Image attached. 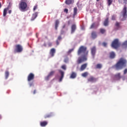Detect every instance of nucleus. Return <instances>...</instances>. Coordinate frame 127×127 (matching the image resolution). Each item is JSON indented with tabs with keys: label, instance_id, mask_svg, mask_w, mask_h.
Here are the masks:
<instances>
[{
	"label": "nucleus",
	"instance_id": "f257e3e1",
	"mask_svg": "<svg viewBox=\"0 0 127 127\" xmlns=\"http://www.w3.org/2000/svg\"><path fill=\"white\" fill-rule=\"evenodd\" d=\"M89 51L87 50V47L83 46L80 47L77 51V55L78 56L81 55V56L78 58L77 61V64H80L87 61V57Z\"/></svg>",
	"mask_w": 127,
	"mask_h": 127
},
{
	"label": "nucleus",
	"instance_id": "f03ea898",
	"mask_svg": "<svg viewBox=\"0 0 127 127\" xmlns=\"http://www.w3.org/2000/svg\"><path fill=\"white\" fill-rule=\"evenodd\" d=\"M127 61L124 58L120 59L113 67L117 70H122L127 66Z\"/></svg>",
	"mask_w": 127,
	"mask_h": 127
},
{
	"label": "nucleus",
	"instance_id": "7ed1b4c3",
	"mask_svg": "<svg viewBox=\"0 0 127 127\" xmlns=\"http://www.w3.org/2000/svg\"><path fill=\"white\" fill-rule=\"evenodd\" d=\"M35 79V74L33 73H30L27 76V81L29 82L28 84L30 87L34 86V80ZM32 81V82H31Z\"/></svg>",
	"mask_w": 127,
	"mask_h": 127
},
{
	"label": "nucleus",
	"instance_id": "20e7f679",
	"mask_svg": "<svg viewBox=\"0 0 127 127\" xmlns=\"http://www.w3.org/2000/svg\"><path fill=\"white\" fill-rule=\"evenodd\" d=\"M14 47H15V49L13 51V53L14 54L21 53L23 50V47L20 45H15Z\"/></svg>",
	"mask_w": 127,
	"mask_h": 127
},
{
	"label": "nucleus",
	"instance_id": "39448f33",
	"mask_svg": "<svg viewBox=\"0 0 127 127\" xmlns=\"http://www.w3.org/2000/svg\"><path fill=\"white\" fill-rule=\"evenodd\" d=\"M121 46V43H120V41L118 39H116L114 40L111 45L112 48L114 49H118Z\"/></svg>",
	"mask_w": 127,
	"mask_h": 127
},
{
	"label": "nucleus",
	"instance_id": "423d86ee",
	"mask_svg": "<svg viewBox=\"0 0 127 127\" xmlns=\"http://www.w3.org/2000/svg\"><path fill=\"white\" fill-rule=\"evenodd\" d=\"M27 7V4L26 2H24V1H21L20 3L19 4V9L22 11H24V10Z\"/></svg>",
	"mask_w": 127,
	"mask_h": 127
},
{
	"label": "nucleus",
	"instance_id": "0eeeda50",
	"mask_svg": "<svg viewBox=\"0 0 127 127\" xmlns=\"http://www.w3.org/2000/svg\"><path fill=\"white\" fill-rule=\"evenodd\" d=\"M122 15H123V19H122L121 21L126 20V18H127V8L126 5H125L123 8V10L122 11Z\"/></svg>",
	"mask_w": 127,
	"mask_h": 127
},
{
	"label": "nucleus",
	"instance_id": "6e6552de",
	"mask_svg": "<svg viewBox=\"0 0 127 127\" xmlns=\"http://www.w3.org/2000/svg\"><path fill=\"white\" fill-rule=\"evenodd\" d=\"M91 54L93 59H95L96 56V53L97 52V48L95 46L93 47L90 49Z\"/></svg>",
	"mask_w": 127,
	"mask_h": 127
},
{
	"label": "nucleus",
	"instance_id": "1a4fd4ad",
	"mask_svg": "<svg viewBox=\"0 0 127 127\" xmlns=\"http://www.w3.org/2000/svg\"><path fill=\"white\" fill-rule=\"evenodd\" d=\"M97 78L94 77V76H91L89 78L87 79V81L88 82H96L97 81Z\"/></svg>",
	"mask_w": 127,
	"mask_h": 127
},
{
	"label": "nucleus",
	"instance_id": "9d476101",
	"mask_svg": "<svg viewBox=\"0 0 127 127\" xmlns=\"http://www.w3.org/2000/svg\"><path fill=\"white\" fill-rule=\"evenodd\" d=\"M58 71L61 74V76L60 78L59 81L62 82L64 77V72L63 71H62V70H60V69L58 70Z\"/></svg>",
	"mask_w": 127,
	"mask_h": 127
},
{
	"label": "nucleus",
	"instance_id": "9b49d317",
	"mask_svg": "<svg viewBox=\"0 0 127 127\" xmlns=\"http://www.w3.org/2000/svg\"><path fill=\"white\" fill-rule=\"evenodd\" d=\"M115 27L116 28H115L114 30L117 31L120 29V28H121V23L119 22H116Z\"/></svg>",
	"mask_w": 127,
	"mask_h": 127
},
{
	"label": "nucleus",
	"instance_id": "f8f14e48",
	"mask_svg": "<svg viewBox=\"0 0 127 127\" xmlns=\"http://www.w3.org/2000/svg\"><path fill=\"white\" fill-rule=\"evenodd\" d=\"M56 52V49L54 48H52V49H51L50 51V55L52 57H54L55 56V54Z\"/></svg>",
	"mask_w": 127,
	"mask_h": 127
},
{
	"label": "nucleus",
	"instance_id": "ddd939ff",
	"mask_svg": "<svg viewBox=\"0 0 127 127\" xmlns=\"http://www.w3.org/2000/svg\"><path fill=\"white\" fill-rule=\"evenodd\" d=\"M122 78L121 76V73H118L116 75H114V79L116 80H119Z\"/></svg>",
	"mask_w": 127,
	"mask_h": 127
},
{
	"label": "nucleus",
	"instance_id": "4468645a",
	"mask_svg": "<svg viewBox=\"0 0 127 127\" xmlns=\"http://www.w3.org/2000/svg\"><path fill=\"white\" fill-rule=\"evenodd\" d=\"M48 124V122L47 121H42L40 123V126L42 127H45L46 126H47Z\"/></svg>",
	"mask_w": 127,
	"mask_h": 127
},
{
	"label": "nucleus",
	"instance_id": "2eb2a0df",
	"mask_svg": "<svg viewBox=\"0 0 127 127\" xmlns=\"http://www.w3.org/2000/svg\"><path fill=\"white\" fill-rule=\"evenodd\" d=\"M87 67V64H84L82 65H81L80 70V71H83Z\"/></svg>",
	"mask_w": 127,
	"mask_h": 127
},
{
	"label": "nucleus",
	"instance_id": "dca6fc26",
	"mask_svg": "<svg viewBox=\"0 0 127 127\" xmlns=\"http://www.w3.org/2000/svg\"><path fill=\"white\" fill-rule=\"evenodd\" d=\"M54 116V114L53 113H50L44 116V118L45 119L50 118L53 117Z\"/></svg>",
	"mask_w": 127,
	"mask_h": 127
},
{
	"label": "nucleus",
	"instance_id": "f3484780",
	"mask_svg": "<svg viewBox=\"0 0 127 127\" xmlns=\"http://www.w3.org/2000/svg\"><path fill=\"white\" fill-rule=\"evenodd\" d=\"M109 17H107V18H106V19H105L103 24L105 26H109Z\"/></svg>",
	"mask_w": 127,
	"mask_h": 127
},
{
	"label": "nucleus",
	"instance_id": "a211bd4d",
	"mask_svg": "<svg viewBox=\"0 0 127 127\" xmlns=\"http://www.w3.org/2000/svg\"><path fill=\"white\" fill-rule=\"evenodd\" d=\"M76 29V26L75 25H72L71 26V34H73L75 32Z\"/></svg>",
	"mask_w": 127,
	"mask_h": 127
},
{
	"label": "nucleus",
	"instance_id": "6ab92c4d",
	"mask_svg": "<svg viewBox=\"0 0 127 127\" xmlns=\"http://www.w3.org/2000/svg\"><path fill=\"white\" fill-rule=\"evenodd\" d=\"M76 77H77V73L74 72H72L70 76V78L74 79V78H75Z\"/></svg>",
	"mask_w": 127,
	"mask_h": 127
},
{
	"label": "nucleus",
	"instance_id": "aec40b11",
	"mask_svg": "<svg viewBox=\"0 0 127 127\" xmlns=\"http://www.w3.org/2000/svg\"><path fill=\"white\" fill-rule=\"evenodd\" d=\"M91 38L93 39H95L97 38V32L95 31H93L91 33Z\"/></svg>",
	"mask_w": 127,
	"mask_h": 127
},
{
	"label": "nucleus",
	"instance_id": "412c9836",
	"mask_svg": "<svg viewBox=\"0 0 127 127\" xmlns=\"http://www.w3.org/2000/svg\"><path fill=\"white\" fill-rule=\"evenodd\" d=\"M115 58H116V54L115 53V52H112L111 53H110V58L111 59H115Z\"/></svg>",
	"mask_w": 127,
	"mask_h": 127
},
{
	"label": "nucleus",
	"instance_id": "4be33fe9",
	"mask_svg": "<svg viewBox=\"0 0 127 127\" xmlns=\"http://www.w3.org/2000/svg\"><path fill=\"white\" fill-rule=\"evenodd\" d=\"M38 16V12H36V13H34V14H33L32 17L31 18V20L33 21Z\"/></svg>",
	"mask_w": 127,
	"mask_h": 127
},
{
	"label": "nucleus",
	"instance_id": "5701e85b",
	"mask_svg": "<svg viewBox=\"0 0 127 127\" xmlns=\"http://www.w3.org/2000/svg\"><path fill=\"white\" fill-rule=\"evenodd\" d=\"M60 24L59 20H56L55 21V29L57 30H58V28L59 27Z\"/></svg>",
	"mask_w": 127,
	"mask_h": 127
},
{
	"label": "nucleus",
	"instance_id": "b1692460",
	"mask_svg": "<svg viewBox=\"0 0 127 127\" xmlns=\"http://www.w3.org/2000/svg\"><path fill=\"white\" fill-rule=\"evenodd\" d=\"M62 40V36H60L58 37L57 41H56V44L57 46L60 45V41H61Z\"/></svg>",
	"mask_w": 127,
	"mask_h": 127
},
{
	"label": "nucleus",
	"instance_id": "393cba45",
	"mask_svg": "<svg viewBox=\"0 0 127 127\" xmlns=\"http://www.w3.org/2000/svg\"><path fill=\"white\" fill-rule=\"evenodd\" d=\"M74 2V0H65V4H70Z\"/></svg>",
	"mask_w": 127,
	"mask_h": 127
},
{
	"label": "nucleus",
	"instance_id": "a878e982",
	"mask_svg": "<svg viewBox=\"0 0 127 127\" xmlns=\"http://www.w3.org/2000/svg\"><path fill=\"white\" fill-rule=\"evenodd\" d=\"M98 25H97V24H96V23H92V25L90 26V29H94V28H96L97 27H98Z\"/></svg>",
	"mask_w": 127,
	"mask_h": 127
},
{
	"label": "nucleus",
	"instance_id": "bb28decb",
	"mask_svg": "<svg viewBox=\"0 0 127 127\" xmlns=\"http://www.w3.org/2000/svg\"><path fill=\"white\" fill-rule=\"evenodd\" d=\"M8 10V8H4L3 12V16H6L7 14V12Z\"/></svg>",
	"mask_w": 127,
	"mask_h": 127
},
{
	"label": "nucleus",
	"instance_id": "cd10ccee",
	"mask_svg": "<svg viewBox=\"0 0 127 127\" xmlns=\"http://www.w3.org/2000/svg\"><path fill=\"white\" fill-rule=\"evenodd\" d=\"M77 11H78V9L77 8V7H75L73 9V16H75L76 15V14H77Z\"/></svg>",
	"mask_w": 127,
	"mask_h": 127
},
{
	"label": "nucleus",
	"instance_id": "c85d7f7f",
	"mask_svg": "<svg viewBox=\"0 0 127 127\" xmlns=\"http://www.w3.org/2000/svg\"><path fill=\"white\" fill-rule=\"evenodd\" d=\"M122 47L124 48H127V41L124 42L122 45Z\"/></svg>",
	"mask_w": 127,
	"mask_h": 127
},
{
	"label": "nucleus",
	"instance_id": "c756f323",
	"mask_svg": "<svg viewBox=\"0 0 127 127\" xmlns=\"http://www.w3.org/2000/svg\"><path fill=\"white\" fill-rule=\"evenodd\" d=\"M9 75V72L7 71H5V78L6 79H7L8 78Z\"/></svg>",
	"mask_w": 127,
	"mask_h": 127
},
{
	"label": "nucleus",
	"instance_id": "7c9ffc66",
	"mask_svg": "<svg viewBox=\"0 0 127 127\" xmlns=\"http://www.w3.org/2000/svg\"><path fill=\"white\" fill-rule=\"evenodd\" d=\"M81 75H82V76H83L84 77H86L88 75V72H85L83 73H82Z\"/></svg>",
	"mask_w": 127,
	"mask_h": 127
},
{
	"label": "nucleus",
	"instance_id": "2f4dec72",
	"mask_svg": "<svg viewBox=\"0 0 127 127\" xmlns=\"http://www.w3.org/2000/svg\"><path fill=\"white\" fill-rule=\"evenodd\" d=\"M56 71H51L49 73V75L51 77L52 76H53L55 73Z\"/></svg>",
	"mask_w": 127,
	"mask_h": 127
},
{
	"label": "nucleus",
	"instance_id": "473e14b6",
	"mask_svg": "<svg viewBox=\"0 0 127 127\" xmlns=\"http://www.w3.org/2000/svg\"><path fill=\"white\" fill-rule=\"evenodd\" d=\"M102 64H97L96 66V68H97V69H101L102 68Z\"/></svg>",
	"mask_w": 127,
	"mask_h": 127
},
{
	"label": "nucleus",
	"instance_id": "72a5a7b5",
	"mask_svg": "<svg viewBox=\"0 0 127 127\" xmlns=\"http://www.w3.org/2000/svg\"><path fill=\"white\" fill-rule=\"evenodd\" d=\"M100 32L102 34H104L106 32V30L105 29L101 28L100 29Z\"/></svg>",
	"mask_w": 127,
	"mask_h": 127
},
{
	"label": "nucleus",
	"instance_id": "f704fd0d",
	"mask_svg": "<svg viewBox=\"0 0 127 127\" xmlns=\"http://www.w3.org/2000/svg\"><path fill=\"white\" fill-rule=\"evenodd\" d=\"M116 17H117V16H116V15H112L111 17V19L112 20H116Z\"/></svg>",
	"mask_w": 127,
	"mask_h": 127
},
{
	"label": "nucleus",
	"instance_id": "c9c22d12",
	"mask_svg": "<svg viewBox=\"0 0 127 127\" xmlns=\"http://www.w3.org/2000/svg\"><path fill=\"white\" fill-rule=\"evenodd\" d=\"M113 3V0H108V6H110Z\"/></svg>",
	"mask_w": 127,
	"mask_h": 127
},
{
	"label": "nucleus",
	"instance_id": "e433bc0d",
	"mask_svg": "<svg viewBox=\"0 0 127 127\" xmlns=\"http://www.w3.org/2000/svg\"><path fill=\"white\" fill-rule=\"evenodd\" d=\"M51 77L48 75L47 77H45V80L48 81L50 79Z\"/></svg>",
	"mask_w": 127,
	"mask_h": 127
},
{
	"label": "nucleus",
	"instance_id": "4c0bfd02",
	"mask_svg": "<svg viewBox=\"0 0 127 127\" xmlns=\"http://www.w3.org/2000/svg\"><path fill=\"white\" fill-rule=\"evenodd\" d=\"M108 44H107V43H106V42H103V43H102V46H103V47H107V45Z\"/></svg>",
	"mask_w": 127,
	"mask_h": 127
},
{
	"label": "nucleus",
	"instance_id": "58836bf2",
	"mask_svg": "<svg viewBox=\"0 0 127 127\" xmlns=\"http://www.w3.org/2000/svg\"><path fill=\"white\" fill-rule=\"evenodd\" d=\"M62 68L65 70L66 69V65H63V66H62Z\"/></svg>",
	"mask_w": 127,
	"mask_h": 127
},
{
	"label": "nucleus",
	"instance_id": "ea45409f",
	"mask_svg": "<svg viewBox=\"0 0 127 127\" xmlns=\"http://www.w3.org/2000/svg\"><path fill=\"white\" fill-rule=\"evenodd\" d=\"M38 6L37 5H35L33 7V11H35L37 9Z\"/></svg>",
	"mask_w": 127,
	"mask_h": 127
},
{
	"label": "nucleus",
	"instance_id": "a19ab883",
	"mask_svg": "<svg viewBox=\"0 0 127 127\" xmlns=\"http://www.w3.org/2000/svg\"><path fill=\"white\" fill-rule=\"evenodd\" d=\"M73 51H74V49H70V50H69L68 51V54H70V53H71L72 52H73Z\"/></svg>",
	"mask_w": 127,
	"mask_h": 127
},
{
	"label": "nucleus",
	"instance_id": "79ce46f5",
	"mask_svg": "<svg viewBox=\"0 0 127 127\" xmlns=\"http://www.w3.org/2000/svg\"><path fill=\"white\" fill-rule=\"evenodd\" d=\"M52 45H53V43H48V46L49 47H51L52 46Z\"/></svg>",
	"mask_w": 127,
	"mask_h": 127
},
{
	"label": "nucleus",
	"instance_id": "37998d69",
	"mask_svg": "<svg viewBox=\"0 0 127 127\" xmlns=\"http://www.w3.org/2000/svg\"><path fill=\"white\" fill-rule=\"evenodd\" d=\"M64 12H65L66 13H68V9H64Z\"/></svg>",
	"mask_w": 127,
	"mask_h": 127
},
{
	"label": "nucleus",
	"instance_id": "c03bdc74",
	"mask_svg": "<svg viewBox=\"0 0 127 127\" xmlns=\"http://www.w3.org/2000/svg\"><path fill=\"white\" fill-rule=\"evenodd\" d=\"M127 73V68H126L124 71V74H126Z\"/></svg>",
	"mask_w": 127,
	"mask_h": 127
},
{
	"label": "nucleus",
	"instance_id": "a18cd8bd",
	"mask_svg": "<svg viewBox=\"0 0 127 127\" xmlns=\"http://www.w3.org/2000/svg\"><path fill=\"white\" fill-rule=\"evenodd\" d=\"M11 12H12V10H9V11H8V13H9V14H11Z\"/></svg>",
	"mask_w": 127,
	"mask_h": 127
},
{
	"label": "nucleus",
	"instance_id": "49530a36",
	"mask_svg": "<svg viewBox=\"0 0 127 127\" xmlns=\"http://www.w3.org/2000/svg\"><path fill=\"white\" fill-rule=\"evenodd\" d=\"M36 93V90H34L33 91V94H35Z\"/></svg>",
	"mask_w": 127,
	"mask_h": 127
},
{
	"label": "nucleus",
	"instance_id": "de8ad7c7",
	"mask_svg": "<svg viewBox=\"0 0 127 127\" xmlns=\"http://www.w3.org/2000/svg\"><path fill=\"white\" fill-rule=\"evenodd\" d=\"M66 27V24L64 25L63 28H65Z\"/></svg>",
	"mask_w": 127,
	"mask_h": 127
},
{
	"label": "nucleus",
	"instance_id": "09e8293b",
	"mask_svg": "<svg viewBox=\"0 0 127 127\" xmlns=\"http://www.w3.org/2000/svg\"><path fill=\"white\" fill-rule=\"evenodd\" d=\"M43 46H44V47H47V44H46V43H44V44H43Z\"/></svg>",
	"mask_w": 127,
	"mask_h": 127
},
{
	"label": "nucleus",
	"instance_id": "8fccbe9b",
	"mask_svg": "<svg viewBox=\"0 0 127 127\" xmlns=\"http://www.w3.org/2000/svg\"><path fill=\"white\" fill-rule=\"evenodd\" d=\"M122 79H123V80H126V77H123L122 78Z\"/></svg>",
	"mask_w": 127,
	"mask_h": 127
},
{
	"label": "nucleus",
	"instance_id": "3c124183",
	"mask_svg": "<svg viewBox=\"0 0 127 127\" xmlns=\"http://www.w3.org/2000/svg\"><path fill=\"white\" fill-rule=\"evenodd\" d=\"M1 6H2L1 3L0 2V8H1Z\"/></svg>",
	"mask_w": 127,
	"mask_h": 127
},
{
	"label": "nucleus",
	"instance_id": "603ef678",
	"mask_svg": "<svg viewBox=\"0 0 127 127\" xmlns=\"http://www.w3.org/2000/svg\"><path fill=\"white\" fill-rule=\"evenodd\" d=\"M67 61H68V60H64V62H65V63H67Z\"/></svg>",
	"mask_w": 127,
	"mask_h": 127
},
{
	"label": "nucleus",
	"instance_id": "864d4df0",
	"mask_svg": "<svg viewBox=\"0 0 127 127\" xmlns=\"http://www.w3.org/2000/svg\"><path fill=\"white\" fill-rule=\"evenodd\" d=\"M70 21H68V25L70 24Z\"/></svg>",
	"mask_w": 127,
	"mask_h": 127
},
{
	"label": "nucleus",
	"instance_id": "5fc2aeb1",
	"mask_svg": "<svg viewBox=\"0 0 127 127\" xmlns=\"http://www.w3.org/2000/svg\"><path fill=\"white\" fill-rule=\"evenodd\" d=\"M2 117L0 115V119H1Z\"/></svg>",
	"mask_w": 127,
	"mask_h": 127
},
{
	"label": "nucleus",
	"instance_id": "6e6d98bb",
	"mask_svg": "<svg viewBox=\"0 0 127 127\" xmlns=\"http://www.w3.org/2000/svg\"><path fill=\"white\" fill-rule=\"evenodd\" d=\"M96 1H100V0H96Z\"/></svg>",
	"mask_w": 127,
	"mask_h": 127
}]
</instances>
